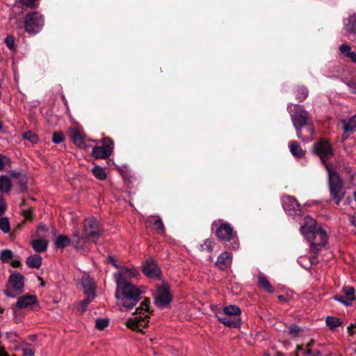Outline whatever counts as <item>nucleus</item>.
Wrapping results in <instances>:
<instances>
[{
    "mask_svg": "<svg viewBox=\"0 0 356 356\" xmlns=\"http://www.w3.org/2000/svg\"><path fill=\"white\" fill-rule=\"evenodd\" d=\"M37 302V298L34 295H24L22 296H20L15 307H14V311L16 312V309H26L33 305H35Z\"/></svg>",
    "mask_w": 356,
    "mask_h": 356,
    "instance_id": "19",
    "label": "nucleus"
},
{
    "mask_svg": "<svg viewBox=\"0 0 356 356\" xmlns=\"http://www.w3.org/2000/svg\"><path fill=\"white\" fill-rule=\"evenodd\" d=\"M302 127H294L296 130V136L298 138L300 139H302L304 142H309L310 140H312V138H303L302 137V133H301V128Z\"/></svg>",
    "mask_w": 356,
    "mask_h": 356,
    "instance_id": "46",
    "label": "nucleus"
},
{
    "mask_svg": "<svg viewBox=\"0 0 356 356\" xmlns=\"http://www.w3.org/2000/svg\"><path fill=\"white\" fill-rule=\"evenodd\" d=\"M44 25V18L38 12H33L26 15L24 21L25 31L29 33H38Z\"/></svg>",
    "mask_w": 356,
    "mask_h": 356,
    "instance_id": "9",
    "label": "nucleus"
},
{
    "mask_svg": "<svg viewBox=\"0 0 356 356\" xmlns=\"http://www.w3.org/2000/svg\"><path fill=\"white\" fill-rule=\"evenodd\" d=\"M6 209V204L3 200H0V216L5 212Z\"/></svg>",
    "mask_w": 356,
    "mask_h": 356,
    "instance_id": "51",
    "label": "nucleus"
},
{
    "mask_svg": "<svg viewBox=\"0 0 356 356\" xmlns=\"http://www.w3.org/2000/svg\"><path fill=\"white\" fill-rule=\"evenodd\" d=\"M298 262L304 268L309 269L316 263V259L315 257L312 259L308 257H300L298 258Z\"/></svg>",
    "mask_w": 356,
    "mask_h": 356,
    "instance_id": "30",
    "label": "nucleus"
},
{
    "mask_svg": "<svg viewBox=\"0 0 356 356\" xmlns=\"http://www.w3.org/2000/svg\"><path fill=\"white\" fill-rule=\"evenodd\" d=\"M0 229L4 233H8L10 232V223L7 218H0Z\"/></svg>",
    "mask_w": 356,
    "mask_h": 356,
    "instance_id": "38",
    "label": "nucleus"
},
{
    "mask_svg": "<svg viewBox=\"0 0 356 356\" xmlns=\"http://www.w3.org/2000/svg\"><path fill=\"white\" fill-rule=\"evenodd\" d=\"M143 273L149 278L161 280V271L157 264L152 259H147L142 268Z\"/></svg>",
    "mask_w": 356,
    "mask_h": 356,
    "instance_id": "16",
    "label": "nucleus"
},
{
    "mask_svg": "<svg viewBox=\"0 0 356 356\" xmlns=\"http://www.w3.org/2000/svg\"><path fill=\"white\" fill-rule=\"evenodd\" d=\"M308 131L310 132L311 135H313V130L312 128H309Z\"/></svg>",
    "mask_w": 356,
    "mask_h": 356,
    "instance_id": "61",
    "label": "nucleus"
},
{
    "mask_svg": "<svg viewBox=\"0 0 356 356\" xmlns=\"http://www.w3.org/2000/svg\"><path fill=\"white\" fill-rule=\"evenodd\" d=\"M288 111L294 127H304L308 124V113L298 104H289Z\"/></svg>",
    "mask_w": 356,
    "mask_h": 356,
    "instance_id": "8",
    "label": "nucleus"
},
{
    "mask_svg": "<svg viewBox=\"0 0 356 356\" xmlns=\"http://www.w3.org/2000/svg\"><path fill=\"white\" fill-rule=\"evenodd\" d=\"M339 50L342 54L348 57L353 62H356V54L351 51L350 46L343 44L339 47Z\"/></svg>",
    "mask_w": 356,
    "mask_h": 356,
    "instance_id": "28",
    "label": "nucleus"
},
{
    "mask_svg": "<svg viewBox=\"0 0 356 356\" xmlns=\"http://www.w3.org/2000/svg\"><path fill=\"white\" fill-rule=\"evenodd\" d=\"M341 123L344 130L343 138L346 139L350 134L353 133L356 130V114L348 120H343Z\"/></svg>",
    "mask_w": 356,
    "mask_h": 356,
    "instance_id": "22",
    "label": "nucleus"
},
{
    "mask_svg": "<svg viewBox=\"0 0 356 356\" xmlns=\"http://www.w3.org/2000/svg\"><path fill=\"white\" fill-rule=\"evenodd\" d=\"M216 316L219 322L229 327H237L240 325L241 323L238 318L224 316L220 312H216Z\"/></svg>",
    "mask_w": 356,
    "mask_h": 356,
    "instance_id": "20",
    "label": "nucleus"
},
{
    "mask_svg": "<svg viewBox=\"0 0 356 356\" xmlns=\"http://www.w3.org/2000/svg\"><path fill=\"white\" fill-rule=\"evenodd\" d=\"M282 207L285 211L288 212L289 215L296 213L300 211V204L297 200L291 196L285 195L282 198Z\"/></svg>",
    "mask_w": 356,
    "mask_h": 356,
    "instance_id": "17",
    "label": "nucleus"
},
{
    "mask_svg": "<svg viewBox=\"0 0 356 356\" xmlns=\"http://www.w3.org/2000/svg\"><path fill=\"white\" fill-rule=\"evenodd\" d=\"M308 95V90L305 87H300L298 89L296 98L298 101L302 102L307 98Z\"/></svg>",
    "mask_w": 356,
    "mask_h": 356,
    "instance_id": "37",
    "label": "nucleus"
},
{
    "mask_svg": "<svg viewBox=\"0 0 356 356\" xmlns=\"http://www.w3.org/2000/svg\"><path fill=\"white\" fill-rule=\"evenodd\" d=\"M296 356H298V355H296Z\"/></svg>",
    "mask_w": 356,
    "mask_h": 356,
    "instance_id": "64",
    "label": "nucleus"
},
{
    "mask_svg": "<svg viewBox=\"0 0 356 356\" xmlns=\"http://www.w3.org/2000/svg\"><path fill=\"white\" fill-rule=\"evenodd\" d=\"M31 245L35 251L42 252L47 249L48 241L43 238L34 239L31 241Z\"/></svg>",
    "mask_w": 356,
    "mask_h": 356,
    "instance_id": "25",
    "label": "nucleus"
},
{
    "mask_svg": "<svg viewBox=\"0 0 356 356\" xmlns=\"http://www.w3.org/2000/svg\"><path fill=\"white\" fill-rule=\"evenodd\" d=\"M214 242L211 239H207L204 241L202 244H200L199 246V250L200 251H207L208 252H211L213 249Z\"/></svg>",
    "mask_w": 356,
    "mask_h": 356,
    "instance_id": "34",
    "label": "nucleus"
},
{
    "mask_svg": "<svg viewBox=\"0 0 356 356\" xmlns=\"http://www.w3.org/2000/svg\"><path fill=\"white\" fill-rule=\"evenodd\" d=\"M274 356H284L282 353H277Z\"/></svg>",
    "mask_w": 356,
    "mask_h": 356,
    "instance_id": "62",
    "label": "nucleus"
},
{
    "mask_svg": "<svg viewBox=\"0 0 356 356\" xmlns=\"http://www.w3.org/2000/svg\"><path fill=\"white\" fill-rule=\"evenodd\" d=\"M328 172L329 190L331 197L339 205L344 196L343 182L339 175L328 165H326Z\"/></svg>",
    "mask_w": 356,
    "mask_h": 356,
    "instance_id": "4",
    "label": "nucleus"
},
{
    "mask_svg": "<svg viewBox=\"0 0 356 356\" xmlns=\"http://www.w3.org/2000/svg\"><path fill=\"white\" fill-rule=\"evenodd\" d=\"M92 172L93 175L99 180L103 181L106 179V172H105L104 169L99 166V165H95L92 169Z\"/></svg>",
    "mask_w": 356,
    "mask_h": 356,
    "instance_id": "31",
    "label": "nucleus"
},
{
    "mask_svg": "<svg viewBox=\"0 0 356 356\" xmlns=\"http://www.w3.org/2000/svg\"><path fill=\"white\" fill-rule=\"evenodd\" d=\"M102 230L97 219L90 217L85 220L83 224V234L81 237L85 238V243L88 238H97L101 235Z\"/></svg>",
    "mask_w": 356,
    "mask_h": 356,
    "instance_id": "12",
    "label": "nucleus"
},
{
    "mask_svg": "<svg viewBox=\"0 0 356 356\" xmlns=\"http://www.w3.org/2000/svg\"><path fill=\"white\" fill-rule=\"evenodd\" d=\"M325 322L330 330H334L341 324V321L339 318L331 316L326 317Z\"/></svg>",
    "mask_w": 356,
    "mask_h": 356,
    "instance_id": "32",
    "label": "nucleus"
},
{
    "mask_svg": "<svg viewBox=\"0 0 356 356\" xmlns=\"http://www.w3.org/2000/svg\"><path fill=\"white\" fill-rule=\"evenodd\" d=\"M313 344H314V341L313 340H310V341L307 343V345H306L307 349L304 351V354L306 356H309V355H311L312 354V351L310 349V348L313 346Z\"/></svg>",
    "mask_w": 356,
    "mask_h": 356,
    "instance_id": "47",
    "label": "nucleus"
},
{
    "mask_svg": "<svg viewBox=\"0 0 356 356\" xmlns=\"http://www.w3.org/2000/svg\"><path fill=\"white\" fill-rule=\"evenodd\" d=\"M258 284L260 287L265 289L268 293H273V289L269 282L264 277L260 276L258 280Z\"/></svg>",
    "mask_w": 356,
    "mask_h": 356,
    "instance_id": "33",
    "label": "nucleus"
},
{
    "mask_svg": "<svg viewBox=\"0 0 356 356\" xmlns=\"http://www.w3.org/2000/svg\"><path fill=\"white\" fill-rule=\"evenodd\" d=\"M83 291L86 298L80 303V310L83 313L87 309L88 305L96 296V285L93 279L88 274H83L81 280Z\"/></svg>",
    "mask_w": 356,
    "mask_h": 356,
    "instance_id": "5",
    "label": "nucleus"
},
{
    "mask_svg": "<svg viewBox=\"0 0 356 356\" xmlns=\"http://www.w3.org/2000/svg\"><path fill=\"white\" fill-rule=\"evenodd\" d=\"M348 331L350 333V334H353L355 332H356V322L355 323H352L350 324L348 327ZM355 353H356V349H355Z\"/></svg>",
    "mask_w": 356,
    "mask_h": 356,
    "instance_id": "52",
    "label": "nucleus"
},
{
    "mask_svg": "<svg viewBox=\"0 0 356 356\" xmlns=\"http://www.w3.org/2000/svg\"><path fill=\"white\" fill-rule=\"evenodd\" d=\"M312 356H318V355H321V353L320 352L317 351L316 353H312Z\"/></svg>",
    "mask_w": 356,
    "mask_h": 356,
    "instance_id": "59",
    "label": "nucleus"
},
{
    "mask_svg": "<svg viewBox=\"0 0 356 356\" xmlns=\"http://www.w3.org/2000/svg\"><path fill=\"white\" fill-rule=\"evenodd\" d=\"M278 298L281 300V301H286V298H285L284 296H278Z\"/></svg>",
    "mask_w": 356,
    "mask_h": 356,
    "instance_id": "58",
    "label": "nucleus"
},
{
    "mask_svg": "<svg viewBox=\"0 0 356 356\" xmlns=\"http://www.w3.org/2000/svg\"><path fill=\"white\" fill-rule=\"evenodd\" d=\"M113 264L120 269L113 275L117 286L133 284L129 280L132 278L137 279L140 275L139 270L135 267L119 266L115 263Z\"/></svg>",
    "mask_w": 356,
    "mask_h": 356,
    "instance_id": "6",
    "label": "nucleus"
},
{
    "mask_svg": "<svg viewBox=\"0 0 356 356\" xmlns=\"http://www.w3.org/2000/svg\"><path fill=\"white\" fill-rule=\"evenodd\" d=\"M297 350H302V347L301 346H298Z\"/></svg>",
    "mask_w": 356,
    "mask_h": 356,
    "instance_id": "60",
    "label": "nucleus"
},
{
    "mask_svg": "<svg viewBox=\"0 0 356 356\" xmlns=\"http://www.w3.org/2000/svg\"><path fill=\"white\" fill-rule=\"evenodd\" d=\"M23 138L29 140L32 143H36L38 141V136L31 131H27L24 133L23 134Z\"/></svg>",
    "mask_w": 356,
    "mask_h": 356,
    "instance_id": "40",
    "label": "nucleus"
},
{
    "mask_svg": "<svg viewBox=\"0 0 356 356\" xmlns=\"http://www.w3.org/2000/svg\"><path fill=\"white\" fill-rule=\"evenodd\" d=\"M39 0H20L22 5L29 7L30 8H34L38 7Z\"/></svg>",
    "mask_w": 356,
    "mask_h": 356,
    "instance_id": "43",
    "label": "nucleus"
},
{
    "mask_svg": "<svg viewBox=\"0 0 356 356\" xmlns=\"http://www.w3.org/2000/svg\"><path fill=\"white\" fill-rule=\"evenodd\" d=\"M314 149L315 153L325 162L333 155L332 148L330 144L325 140L321 139L314 144Z\"/></svg>",
    "mask_w": 356,
    "mask_h": 356,
    "instance_id": "15",
    "label": "nucleus"
},
{
    "mask_svg": "<svg viewBox=\"0 0 356 356\" xmlns=\"http://www.w3.org/2000/svg\"><path fill=\"white\" fill-rule=\"evenodd\" d=\"M218 312H220L224 316H230L238 318L241 311L238 307L231 305L225 307L222 309V311H218Z\"/></svg>",
    "mask_w": 356,
    "mask_h": 356,
    "instance_id": "24",
    "label": "nucleus"
},
{
    "mask_svg": "<svg viewBox=\"0 0 356 356\" xmlns=\"http://www.w3.org/2000/svg\"><path fill=\"white\" fill-rule=\"evenodd\" d=\"M11 161L9 157L0 154V170H3L6 168L10 167Z\"/></svg>",
    "mask_w": 356,
    "mask_h": 356,
    "instance_id": "35",
    "label": "nucleus"
},
{
    "mask_svg": "<svg viewBox=\"0 0 356 356\" xmlns=\"http://www.w3.org/2000/svg\"><path fill=\"white\" fill-rule=\"evenodd\" d=\"M27 266L32 268H39L42 265V257L36 254L29 256L26 261Z\"/></svg>",
    "mask_w": 356,
    "mask_h": 356,
    "instance_id": "26",
    "label": "nucleus"
},
{
    "mask_svg": "<svg viewBox=\"0 0 356 356\" xmlns=\"http://www.w3.org/2000/svg\"><path fill=\"white\" fill-rule=\"evenodd\" d=\"M216 234L218 238L221 241H232L231 246L233 249H237L238 248L236 234L229 224L227 222L221 224L219 227L216 229Z\"/></svg>",
    "mask_w": 356,
    "mask_h": 356,
    "instance_id": "11",
    "label": "nucleus"
},
{
    "mask_svg": "<svg viewBox=\"0 0 356 356\" xmlns=\"http://www.w3.org/2000/svg\"><path fill=\"white\" fill-rule=\"evenodd\" d=\"M113 147V141L109 138H105L103 140V145L102 146L93 147L92 156L97 159H106L111 155Z\"/></svg>",
    "mask_w": 356,
    "mask_h": 356,
    "instance_id": "14",
    "label": "nucleus"
},
{
    "mask_svg": "<svg viewBox=\"0 0 356 356\" xmlns=\"http://www.w3.org/2000/svg\"><path fill=\"white\" fill-rule=\"evenodd\" d=\"M300 232L310 243L311 251L313 253L317 252L327 243L326 232L321 227H317L315 220L309 216L305 218Z\"/></svg>",
    "mask_w": 356,
    "mask_h": 356,
    "instance_id": "1",
    "label": "nucleus"
},
{
    "mask_svg": "<svg viewBox=\"0 0 356 356\" xmlns=\"http://www.w3.org/2000/svg\"><path fill=\"white\" fill-rule=\"evenodd\" d=\"M350 223L356 227V216H350Z\"/></svg>",
    "mask_w": 356,
    "mask_h": 356,
    "instance_id": "55",
    "label": "nucleus"
},
{
    "mask_svg": "<svg viewBox=\"0 0 356 356\" xmlns=\"http://www.w3.org/2000/svg\"><path fill=\"white\" fill-rule=\"evenodd\" d=\"M47 231V227L44 225L42 224V225H39V227L37 229V232H36V234L38 236H42V234Z\"/></svg>",
    "mask_w": 356,
    "mask_h": 356,
    "instance_id": "48",
    "label": "nucleus"
},
{
    "mask_svg": "<svg viewBox=\"0 0 356 356\" xmlns=\"http://www.w3.org/2000/svg\"><path fill=\"white\" fill-rule=\"evenodd\" d=\"M11 265L14 268H17V267H19L20 265H21V263L19 260H13L12 262H11Z\"/></svg>",
    "mask_w": 356,
    "mask_h": 356,
    "instance_id": "54",
    "label": "nucleus"
},
{
    "mask_svg": "<svg viewBox=\"0 0 356 356\" xmlns=\"http://www.w3.org/2000/svg\"><path fill=\"white\" fill-rule=\"evenodd\" d=\"M74 143L79 147H84V141L81 136L79 133L74 134L72 136Z\"/></svg>",
    "mask_w": 356,
    "mask_h": 356,
    "instance_id": "39",
    "label": "nucleus"
},
{
    "mask_svg": "<svg viewBox=\"0 0 356 356\" xmlns=\"http://www.w3.org/2000/svg\"><path fill=\"white\" fill-rule=\"evenodd\" d=\"M0 356H10L8 355L5 351L4 350L0 347Z\"/></svg>",
    "mask_w": 356,
    "mask_h": 356,
    "instance_id": "57",
    "label": "nucleus"
},
{
    "mask_svg": "<svg viewBox=\"0 0 356 356\" xmlns=\"http://www.w3.org/2000/svg\"><path fill=\"white\" fill-rule=\"evenodd\" d=\"M289 149L291 153L296 157H301L305 154L304 151L300 147V144L297 141L290 143Z\"/></svg>",
    "mask_w": 356,
    "mask_h": 356,
    "instance_id": "27",
    "label": "nucleus"
},
{
    "mask_svg": "<svg viewBox=\"0 0 356 356\" xmlns=\"http://www.w3.org/2000/svg\"><path fill=\"white\" fill-rule=\"evenodd\" d=\"M300 331V327L297 325H293L289 329V332L293 335H296Z\"/></svg>",
    "mask_w": 356,
    "mask_h": 356,
    "instance_id": "49",
    "label": "nucleus"
},
{
    "mask_svg": "<svg viewBox=\"0 0 356 356\" xmlns=\"http://www.w3.org/2000/svg\"><path fill=\"white\" fill-rule=\"evenodd\" d=\"M172 300V296L167 284L159 286L154 294V303L160 309L165 307Z\"/></svg>",
    "mask_w": 356,
    "mask_h": 356,
    "instance_id": "13",
    "label": "nucleus"
},
{
    "mask_svg": "<svg viewBox=\"0 0 356 356\" xmlns=\"http://www.w3.org/2000/svg\"><path fill=\"white\" fill-rule=\"evenodd\" d=\"M63 135L60 132H55L53 134L52 140L54 143L59 144L63 140Z\"/></svg>",
    "mask_w": 356,
    "mask_h": 356,
    "instance_id": "44",
    "label": "nucleus"
},
{
    "mask_svg": "<svg viewBox=\"0 0 356 356\" xmlns=\"http://www.w3.org/2000/svg\"><path fill=\"white\" fill-rule=\"evenodd\" d=\"M5 42L6 44V45H7V47L10 49H14V47H15V38H14L13 36H12V35L7 36L6 40H5Z\"/></svg>",
    "mask_w": 356,
    "mask_h": 356,
    "instance_id": "45",
    "label": "nucleus"
},
{
    "mask_svg": "<svg viewBox=\"0 0 356 356\" xmlns=\"http://www.w3.org/2000/svg\"><path fill=\"white\" fill-rule=\"evenodd\" d=\"M149 301L145 300L140 304V307L137 308L134 316L130 318L127 321L128 327L137 331H141L148 323L149 318Z\"/></svg>",
    "mask_w": 356,
    "mask_h": 356,
    "instance_id": "3",
    "label": "nucleus"
},
{
    "mask_svg": "<svg viewBox=\"0 0 356 356\" xmlns=\"http://www.w3.org/2000/svg\"><path fill=\"white\" fill-rule=\"evenodd\" d=\"M347 86H348L350 90L353 93L356 94V83L355 82H348L347 83Z\"/></svg>",
    "mask_w": 356,
    "mask_h": 356,
    "instance_id": "50",
    "label": "nucleus"
},
{
    "mask_svg": "<svg viewBox=\"0 0 356 356\" xmlns=\"http://www.w3.org/2000/svg\"><path fill=\"white\" fill-rule=\"evenodd\" d=\"M142 290L134 284L117 286L115 298L127 309H131L140 300Z\"/></svg>",
    "mask_w": 356,
    "mask_h": 356,
    "instance_id": "2",
    "label": "nucleus"
},
{
    "mask_svg": "<svg viewBox=\"0 0 356 356\" xmlns=\"http://www.w3.org/2000/svg\"><path fill=\"white\" fill-rule=\"evenodd\" d=\"M152 224L154 226L155 229L159 233L163 234L164 232V225H163V223L160 218L155 219L152 222Z\"/></svg>",
    "mask_w": 356,
    "mask_h": 356,
    "instance_id": "41",
    "label": "nucleus"
},
{
    "mask_svg": "<svg viewBox=\"0 0 356 356\" xmlns=\"http://www.w3.org/2000/svg\"><path fill=\"white\" fill-rule=\"evenodd\" d=\"M11 188V180L5 175L0 177V191L3 193L8 192Z\"/></svg>",
    "mask_w": 356,
    "mask_h": 356,
    "instance_id": "29",
    "label": "nucleus"
},
{
    "mask_svg": "<svg viewBox=\"0 0 356 356\" xmlns=\"http://www.w3.org/2000/svg\"><path fill=\"white\" fill-rule=\"evenodd\" d=\"M23 213H24V216H25V218H26V219H29V218H31V213H32V211H31V209L24 210V211H23Z\"/></svg>",
    "mask_w": 356,
    "mask_h": 356,
    "instance_id": "53",
    "label": "nucleus"
},
{
    "mask_svg": "<svg viewBox=\"0 0 356 356\" xmlns=\"http://www.w3.org/2000/svg\"><path fill=\"white\" fill-rule=\"evenodd\" d=\"M24 277L20 273H12L8 279L7 289L5 291L6 295L14 297L16 293H21L24 286Z\"/></svg>",
    "mask_w": 356,
    "mask_h": 356,
    "instance_id": "10",
    "label": "nucleus"
},
{
    "mask_svg": "<svg viewBox=\"0 0 356 356\" xmlns=\"http://www.w3.org/2000/svg\"><path fill=\"white\" fill-rule=\"evenodd\" d=\"M24 355L26 356H34V353L31 350H25Z\"/></svg>",
    "mask_w": 356,
    "mask_h": 356,
    "instance_id": "56",
    "label": "nucleus"
},
{
    "mask_svg": "<svg viewBox=\"0 0 356 356\" xmlns=\"http://www.w3.org/2000/svg\"><path fill=\"white\" fill-rule=\"evenodd\" d=\"M108 324V321L106 318H98L95 322V327L98 330H104L106 327H107Z\"/></svg>",
    "mask_w": 356,
    "mask_h": 356,
    "instance_id": "42",
    "label": "nucleus"
},
{
    "mask_svg": "<svg viewBox=\"0 0 356 356\" xmlns=\"http://www.w3.org/2000/svg\"><path fill=\"white\" fill-rule=\"evenodd\" d=\"M232 254L228 252L221 253L217 258L216 265L221 270H225L231 266Z\"/></svg>",
    "mask_w": 356,
    "mask_h": 356,
    "instance_id": "21",
    "label": "nucleus"
},
{
    "mask_svg": "<svg viewBox=\"0 0 356 356\" xmlns=\"http://www.w3.org/2000/svg\"><path fill=\"white\" fill-rule=\"evenodd\" d=\"M72 244L76 250H82L85 245V238L81 237L79 231L76 229L74 231L70 239L66 236L60 235L58 236L56 241V246L58 248H64Z\"/></svg>",
    "mask_w": 356,
    "mask_h": 356,
    "instance_id": "7",
    "label": "nucleus"
},
{
    "mask_svg": "<svg viewBox=\"0 0 356 356\" xmlns=\"http://www.w3.org/2000/svg\"><path fill=\"white\" fill-rule=\"evenodd\" d=\"M13 252L10 250L6 249L1 251V260L3 263H8L11 259L13 258Z\"/></svg>",
    "mask_w": 356,
    "mask_h": 356,
    "instance_id": "36",
    "label": "nucleus"
},
{
    "mask_svg": "<svg viewBox=\"0 0 356 356\" xmlns=\"http://www.w3.org/2000/svg\"><path fill=\"white\" fill-rule=\"evenodd\" d=\"M354 197H355V202H356V191H355V193H354Z\"/></svg>",
    "mask_w": 356,
    "mask_h": 356,
    "instance_id": "63",
    "label": "nucleus"
},
{
    "mask_svg": "<svg viewBox=\"0 0 356 356\" xmlns=\"http://www.w3.org/2000/svg\"><path fill=\"white\" fill-rule=\"evenodd\" d=\"M342 295H337L334 299L345 305H351L355 299V289L352 286H345L342 290Z\"/></svg>",
    "mask_w": 356,
    "mask_h": 356,
    "instance_id": "18",
    "label": "nucleus"
},
{
    "mask_svg": "<svg viewBox=\"0 0 356 356\" xmlns=\"http://www.w3.org/2000/svg\"><path fill=\"white\" fill-rule=\"evenodd\" d=\"M343 26L348 35L356 33V13L350 15L347 19L343 20Z\"/></svg>",
    "mask_w": 356,
    "mask_h": 356,
    "instance_id": "23",
    "label": "nucleus"
}]
</instances>
